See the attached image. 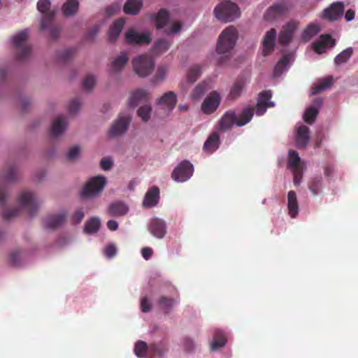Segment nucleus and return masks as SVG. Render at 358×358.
Masks as SVG:
<instances>
[{"instance_id":"obj_48","label":"nucleus","mask_w":358,"mask_h":358,"mask_svg":"<svg viewBox=\"0 0 358 358\" xmlns=\"http://www.w3.org/2000/svg\"><path fill=\"white\" fill-rule=\"evenodd\" d=\"M300 157L299 154L295 150H289V159H288V166L292 169H300L299 163H300Z\"/></svg>"},{"instance_id":"obj_36","label":"nucleus","mask_w":358,"mask_h":358,"mask_svg":"<svg viewBox=\"0 0 358 358\" xmlns=\"http://www.w3.org/2000/svg\"><path fill=\"white\" fill-rule=\"evenodd\" d=\"M245 87V83L243 80H237L232 85L228 95L227 99L229 100H236L238 97L241 96L243 89Z\"/></svg>"},{"instance_id":"obj_20","label":"nucleus","mask_w":358,"mask_h":358,"mask_svg":"<svg viewBox=\"0 0 358 358\" xmlns=\"http://www.w3.org/2000/svg\"><path fill=\"white\" fill-rule=\"evenodd\" d=\"M166 223L159 218H153L150 222V231L155 237L162 238L166 234Z\"/></svg>"},{"instance_id":"obj_33","label":"nucleus","mask_w":358,"mask_h":358,"mask_svg":"<svg viewBox=\"0 0 358 358\" xmlns=\"http://www.w3.org/2000/svg\"><path fill=\"white\" fill-rule=\"evenodd\" d=\"M253 115L254 108L252 107L244 108L238 116L236 115V126H244L252 120Z\"/></svg>"},{"instance_id":"obj_62","label":"nucleus","mask_w":358,"mask_h":358,"mask_svg":"<svg viewBox=\"0 0 358 358\" xmlns=\"http://www.w3.org/2000/svg\"><path fill=\"white\" fill-rule=\"evenodd\" d=\"M80 104L78 100H72L69 105V111L71 114H75L80 108Z\"/></svg>"},{"instance_id":"obj_56","label":"nucleus","mask_w":358,"mask_h":358,"mask_svg":"<svg viewBox=\"0 0 358 358\" xmlns=\"http://www.w3.org/2000/svg\"><path fill=\"white\" fill-rule=\"evenodd\" d=\"M117 248L114 244H109L104 249V255L108 258H112L116 255Z\"/></svg>"},{"instance_id":"obj_12","label":"nucleus","mask_w":358,"mask_h":358,"mask_svg":"<svg viewBox=\"0 0 358 358\" xmlns=\"http://www.w3.org/2000/svg\"><path fill=\"white\" fill-rule=\"evenodd\" d=\"M344 12V4L341 1H337L331 3L328 8H325L322 15V18L328 21H336L341 17Z\"/></svg>"},{"instance_id":"obj_24","label":"nucleus","mask_w":358,"mask_h":358,"mask_svg":"<svg viewBox=\"0 0 358 358\" xmlns=\"http://www.w3.org/2000/svg\"><path fill=\"white\" fill-rule=\"evenodd\" d=\"M177 96L175 92L172 91L164 93L160 99L157 101V103L161 106H164L168 108L169 112L171 111L176 105Z\"/></svg>"},{"instance_id":"obj_19","label":"nucleus","mask_w":358,"mask_h":358,"mask_svg":"<svg viewBox=\"0 0 358 358\" xmlns=\"http://www.w3.org/2000/svg\"><path fill=\"white\" fill-rule=\"evenodd\" d=\"M295 140L299 148H305L310 141V129L305 125L299 127L295 134Z\"/></svg>"},{"instance_id":"obj_18","label":"nucleus","mask_w":358,"mask_h":358,"mask_svg":"<svg viewBox=\"0 0 358 358\" xmlns=\"http://www.w3.org/2000/svg\"><path fill=\"white\" fill-rule=\"evenodd\" d=\"M159 200V189L152 186L148 189L145 194L143 206L145 208H152L157 205Z\"/></svg>"},{"instance_id":"obj_17","label":"nucleus","mask_w":358,"mask_h":358,"mask_svg":"<svg viewBox=\"0 0 358 358\" xmlns=\"http://www.w3.org/2000/svg\"><path fill=\"white\" fill-rule=\"evenodd\" d=\"M236 125V113L234 110H229L225 112L218 122V129L221 131H226Z\"/></svg>"},{"instance_id":"obj_23","label":"nucleus","mask_w":358,"mask_h":358,"mask_svg":"<svg viewBox=\"0 0 358 358\" xmlns=\"http://www.w3.org/2000/svg\"><path fill=\"white\" fill-rule=\"evenodd\" d=\"M125 20L123 18H120L115 20L110 27L108 32V40L113 43L115 42L120 36L124 26Z\"/></svg>"},{"instance_id":"obj_55","label":"nucleus","mask_w":358,"mask_h":358,"mask_svg":"<svg viewBox=\"0 0 358 358\" xmlns=\"http://www.w3.org/2000/svg\"><path fill=\"white\" fill-rule=\"evenodd\" d=\"M19 208H13V209H8L6 210L2 213L3 218L5 220H9L12 219L13 217L17 216L19 213Z\"/></svg>"},{"instance_id":"obj_41","label":"nucleus","mask_w":358,"mask_h":358,"mask_svg":"<svg viewBox=\"0 0 358 358\" xmlns=\"http://www.w3.org/2000/svg\"><path fill=\"white\" fill-rule=\"evenodd\" d=\"M291 59L290 55H285L281 58L274 67L273 75L275 77L280 76L286 69Z\"/></svg>"},{"instance_id":"obj_5","label":"nucleus","mask_w":358,"mask_h":358,"mask_svg":"<svg viewBox=\"0 0 358 358\" xmlns=\"http://www.w3.org/2000/svg\"><path fill=\"white\" fill-rule=\"evenodd\" d=\"M106 184V179L103 176L92 178L84 186L81 192L83 199L96 198L102 192Z\"/></svg>"},{"instance_id":"obj_43","label":"nucleus","mask_w":358,"mask_h":358,"mask_svg":"<svg viewBox=\"0 0 358 358\" xmlns=\"http://www.w3.org/2000/svg\"><path fill=\"white\" fill-rule=\"evenodd\" d=\"M319 113L318 108L315 106H309L305 111L303 118V120L309 124H312L314 123L316 117Z\"/></svg>"},{"instance_id":"obj_39","label":"nucleus","mask_w":358,"mask_h":358,"mask_svg":"<svg viewBox=\"0 0 358 358\" xmlns=\"http://www.w3.org/2000/svg\"><path fill=\"white\" fill-rule=\"evenodd\" d=\"M100 225L101 221L99 217H92L86 222L84 231L88 234H95L99 231Z\"/></svg>"},{"instance_id":"obj_44","label":"nucleus","mask_w":358,"mask_h":358,"mask_svg":"<svg viewBox=\"0 0 358 358\" xmlns=\"http://www.w3.org/2000/svg\"><path fill=\"white\" fill-rule=\"evenodd\" d=\"M271 96L272 94L270 90L262 91L258 94L257 103H261L262 105H264L270 108L273 107L275 103L271 101Z\"/></svg>"},{"instance_id":"obj_46","label":"nucleus","mask_w":358,"mask_h":358,"mask_svg":"<svg viewBox=\"0 0 358 358\" xmlns=\"http://www.w3.org/2000/svg\"><path fill=\"white\" fill-rule=\"evenodd\" d=\"M201 67L195 64L190 67L187 73V80L189 83H194L201 76Z\"/></svg>"},{"instance_id":"obj_13","label":"nucleus","mask_w":358,"mask_h":358,"mask_svg":"<svg viewBox=\"0 0 358 358\" xmlns=\"http://www.w3.org/2000/svg\"><path fill=\"white\" fill-rule=\"evenodd\" d=\"M125 40L130 45L149 44L151 41L149 34H139L134 29L129 28L125 33Z\"/></svg>"},{"instance_id":"obj_3","label":"nucleus","mask_w":358,"mask_h":358,"mask_svg":"<svg viewBox=\"0 0 358 358\" xmlns=\"http://www.w3.org/2000/svg\"><path fill=\"white\" fill-rule=\"evenodd\" d=\"M152 19L155 22L156 29H164V32L167 35L178 34L182 28V23L180 22L173 23L171 27L167 26L170 20V15L165 8H162L157 14L152 15Z\"/></svg>"},{"instance_id":"obj_40","label":"nucleus","mask_w":358,"mask_h":358,"mask_svg":"<svg viewBox=\"0 0 358 358\" xmlns=\"http://www.w3.org/2000/svg\"><path fill=\"white\" fill-rule=\"evenodd\" d=\"M208 88V83L205 81L199 83L192 90L191 99L194 101L200 100Z\"/></svg>"},{"instance_id":"obj_28","label":"nucleus","mask_w":358,"mask_h":358,"mask_svg":"<svg viewBox=\"0 0 358 358\" xmlns=\"http://www.w3.org/2000/svg\"><path fill=\"white\" fill-rule=\"evenodd\" d=\"M17 168L15 164L8 163L1 172V178L6 182L17 180Z\"/></svg>"},{"instance_id":"obj_11","label":"nucleus","mask_w":358,"mask_h":358,"mask_svg":"<svg viewBox=\"0 0 358 358\" xmlns=\"http://www.w3.org/2000/svg\"><path fill=\"white\" fill-rule=\"evenodd\" d=\"M297 27L298 22L295 20H290L283 25L278 36V41L280 44L284 46L289 44L292 41Z\"/></svg>"},{"instance_id":"obj_42","label":"nucleus","mask_w":358,"mask_h":358,"mask_svg":"<svg viewBox=\"0 0 358 358\" xmlns=\"http://www.w3.org/2000/svg\"><path fill=\"white\" fill-rule=\"evenodd\" d=\"M171 43V41L166 38H159L154 43L153 51L156 54H162L169 50Z\"/></svg>"},{"instance_id":"obj_38","label":"nucleus","mask_w":358,"mask_h":358,"mask_svg":"<svg viewBox=\"0 0 358 358\" xmlns=\"http://www.w3.org/2000/svg\"><path fill=\"white\" fill-rule=\"evenodd\" d=\"M333 85V78L329 76L320 80L317 84L313 87L312 94H317L329 88Z\"/></svg>"},{"instance_id":"obj_15","label":"nucleus","mask_w":358,"mask_h":358,"mask_svg":"<svg viewBox=\"0 0 358 358\" xmlns=\"http://www.w3.org/2000/svg\"><path fill=\"white\" fill-rule=\"evenodd\" d=\"M288 12V7L283 3H279L270 6L264 15L266 20H274Z\"/></svg>"},{"instance_id":"obj_25","label":"nucleus","mask_w":358,"mask_h":358,"mask_svg":"<svg viewBox=\"0 0 358 358\" xmlns=\"http://www.w3.org/2000/svg\"><path fill=\"white\" fill-rule=\"evenodd\" d=\"M67 120L64 115H59L55 117L51 128V135L57 137L64 132L66 127Z\"/></svg>"},{"instance_id":"obj_10","label":"nucleus","mask_w":358,"mask_h":358,"mask_svg":"<svg viewBox=\"0 0 358 358\" xmlns=\"http://www.w3.org/2000/svg\"><path fill=\"white\" fill-rule=\"evenodd\" d=\"M222 96L217 91L210 92L204 99L201 109L204 114L210 115L215 112L219 108Z\"/></svg>"},{"instance_id":"obj_58","label":"nucleus","mask_w":358,"mask_h":358,"mask_svg":"<svg viewBox=\"0 0 358 358\" xmlns=\"http://www.w3.org/2000/svg\"><path fill=\"white\" fill-rule=\"evenodd\" d=\"M85 216L84 212L82 209L77 210L71 217V221L73 224L80 223Z\"/></svg>"},{"instance_id":"obj_4","label":"nucleus","mask_w":358,"mask_h":358,"mask_svg":"<svg viewBox=\"0 0 358 358\" xmlns=\"http://www.w3.org/2000/svg\"><path fill=\"white\" fill-rule=\"evenodd\" d=\"M214 13L220 21L227 23L240 15L238 6L229 1L220 3L214 9Z\"/></svg>"},{"instance_id":"obj_1","label":"nucleus","mask_w":358,"mask_h":358,"mask_svg":"<svg viewBox=\"0 0 358 358\" xmlns=\"http://www.w3.org/2000/svg\"><path fill=\"white\" fill-rule=\"evenodd\" d=\"M237 37V31L232 26L222 31L219 36L216 48L218 55H223L218 59L219 64H222L229 58L231 52L236 45Z\"/></svg>"},{"instance_id":"obj_21","label":"nucleus","mask_w":358,"mask_h":358,"mask_svg":"<svg viewBox=\"0 0 358 358\" xmlns=\"http://www.w3.org/2000/svg\"><path fill=\"white\" fill-rule=\"evenodd\" d=\"M66 218V213L65 212L50 215L44 220L45 227L48 229H55L65 222Z\"/></svg>"},{"instance_id":"obj_8","label":"nucleus","mask_w":358,"mask_h":358,"mask_svg":"<svg viewBox=\"0 0 358 358\" xmlns=\"http://www.w3.org/2000/svg\"><path fill=\"white\" fill-rule=\"evenodd\" d=\"M193 173V165L189 161L183 160L173 169L171 178L178 182H182L190 178Z\"/></svg>"},{"instance_id":"obj_45","label":"nucleus","mask_w":358,"mask_h":358,"mask_svg":"<svg viewBox=\"0 0 358 358\" xmlns=\"http://www.w3.org/2000/svg\"><path fill=\"white\" fill-rule=\"evenodd\" d=\"M352 53L353 49L352 48H348L334 58V63L336 65H341L346 63L352 55Z\"/></svg>"},{"instance_id":"obj_29","label":"nucleus","mask_w":358,"mask_h":358,"mask_svg":"<svg viewBox=\"0 0 358 358\" xmlns=\"http://www.w3.org/2000/svg\"><path fill=\"white\" fill-rule=\"evenodd\" d=\"M227 341L225 333L220 329L215 330L213 336V341L210 345L211 350L216 351L223 348L226 345Z\"/></svg>"},{"instance_id":"obj_59","label":"nucleus","mask_w":358,"mask_h":358,"mask_svg":"<svg viewBox=\"0 0 358 358\" xmlns=\"http://www.w3.org/2000/svg\"><path fill=\"white\" fill-rule=\"evenodd\" d=\"M73 53L74 51L73 50L66 49L61 52L59 57L62 62H66L73 56Z\"/></svg>"},{"instance_id":"obj_16","label":"nucleus","mask_w":358,"mask_h":358,"mask_svg":"<svg viewBox=\"0 0 358 358\" xmlns=\"http://www.w3.org/2000/svg\"><path fill=\"white\" fill-rule=\"evenodd\" d=\"M275 40L276 30L275 29L272 28L266 32L262 41V51L264 56L269 55L273 52Z\"/></svg>"},{"instance_id":"obj_37","label":"nucleus","mask_w":358,"mask_h":358,"mask_svg":"<svg viewBox=\"0 0 358 358\" xmlns=\"http://www.w3.org/2000/svg\"><path fill=\"white\" fill-rule=\"evenodd\" d=\"M320 31V27L317 24H309L301 34V40L307 43L313 37L317 35Z\"/></svg>"},{"instance_id":"obj_60","label":"nucleus","mask_w":358,"mask_h":358,"mask_svg":"<svg viewBox=\"0 0 358 358\" xmlns=\"http://www.w3.org/2000/svg\"><path fill=\"white\" fill-rule=\"evenodd\" d=\"M141 308L142 312H143V313H148L151 310L152 306H151L150 303L149 302V300L148 298L144 297L141 299Z\"/></svg>"},{"instance_id":"obj_63","label":"nucleus","mask_w":358,"mask_h":358,"mask_svg":"<svg viewBox=\"0 0 358 358\" xmlns=\"http://www.w3.org/2000/svg\"><path fill=\"white\" fill-rule=\"evenodd\" d=\"M166 68L165 66H159L155 74V78L157 80H162L166 76Z\"/></svg>"},{"instance_id":"obj_6","label":"nucleus","mask_w":358,"mask_h":358,"mask_svg":"<svg viewBox=\"0 0 358 358\" xmlns=\"http://www.w3.org/2000/svg\"><path fill=\"white\" fill-rule=\"evenodd\" d=\"M132 64L135 73L140 77H146L150 75L155 66L153 59L145 55L135 57Z\"/></svg>"},{"instance_id":"obj_54","label":"nucleus","mask_w":358,"mask_h":358,"mask_svg":"<svg viewBox=\"0 0 358 358\" xmlns=\"http://www.w3.org/2000/svg\"><path fill=\"white\" fill-rule=\"evenodd\" d=\"M95 84V78L92 75H88L83 82V87L86 90H90L92 89Z\"/></svg>"},{"instance_id":"obj_47","label":"nucleus","mask_w":358,"mask_h":358,"mask_svg":"<svg viewBox=\"0 0 358 358\" xmlns=\"http://www.w3.org/2000/svg\"><path fill=\"white\" fill-rule=\"evenodd\" d=\"M322 180L321 177L313 178L309 184L308 188L313 195H317L321 190Z\"/></svg>"},{"instance_id":"obj_26","label":"nucleus","mask_w":358,"mask_h":358,"mask_svg":"<svg viewBox=\"0 0 358 358\" xmlns=\"http://www.w3.org/2000/svg\"><path fill=\"white\" fill-rule=\"evenodd\" d=\"M148 93L146 90L138 89L131 93L129 99V105L132 108L136 107L139 103L146 101Z\"/></svg>"},{"instance_id":"obj_49","label":"nucleus","mask_w":358,"mask_h":358,"mask_svg":"<svg viewBox=\"0 0 358 358\" xmlns=\"http://www.w3.org/2000/svg\"><path fill=\"white\" fill-rule=\"evenodd\" d=\"M148 350V345L145 342L138 341L136 342L134 347L135 355L140 358H143L145 356Z\"/></svg>"},{"instance_id":"obj_52","label":"nucleus","mask_w":358,"mask_h":358,"mask_svg":"<svg viewBox=\"0 0 358 358\" xmlns=\"http://www.w3.org/2000/svg\"><path fill=\"white\" fill-rule=\"evenodd\" d=\"M320 40L322 43L323 45L326 47H333L336 44V41L329 34H323L320 37Z\"/></svg>"},{"instance_id":"obj_30","label":"nucleus","mask_w":358,"mask_h":358,"mask_svg":"<svg viewBox=\"0 0 358 358\" xmlns=\"http://www.w3.org/2000/svg\"><path fill=\"white\" fill-rule=\"evenodd\" d=\"M142 6V0H127L123 6V10L126 14L136 15L140 12Z\"/></svg>"},{"instance_id":"obj_61","label":"nucleus","mask_w":358,"mask_h":358,"mask_svg":"<svg viewBox=\"0 0 358 358\" xmlns=\"http://www.w3.org/2000/svg\"><path fill=\"white\" fill-rule=\"evenodd\" d=\"M268 108L266 106L262 105L261 103H257L254 108V113L258 116H262L266 112Z\"/></svg>"},{"instance_id":"obj_32","label":"nucleus","mask_w":358,"mask_h":358,"mask_svg":"<svg viewBox=\"0 0 358 358\" xmlns=\"http://www.w3.org/2000/svg\"><path fill=\"white\" fill-rule=\"evenodd\" d=\"M287 199V208L289 214L292 217H295L299 213V205L295 192L289 191L288 192Z\"/></svg>"},{"instance_id":"obj_22","label":"nucleus","mask_w":358,"mask_h":358,"mask_svg":"<svg viewBox=\"0 0 358 358\" xmlns=\"http://www.w3.org/2000/svg\"><path fill=\"white\" fill-rule=\"evenodd\" d=\"M178 301L179 297L178 294L173 297L161 296L157 301V304L162 310L165 313H169L171 311L174 306L178 303Z\"/></svg>"},{"instance_id":"obj_64","label":"nucleus","mask_w":358,"mask_h":358,"mask_svg":"<svg viewBox=\"0 0 358 358\" xmlns=\"http://www.w3.org/2000/svg\"><path fill=\"white\" fill-rule=\"evenodd\" d=\"M294 169V183L295 185H299L302 178V171L301 169Z\"/></svg>"},{"instance_id":"obj_34","label":"nucleus","mask_w":358,"mask_h":358,"mask_svg":"<svg viewBox=\"0 0 358 358\" xmlns=\"http://www.w3.org/2000/svg\"><path fill=\"white\" fill-rule=\"evenodd\" d=\"M129 57L125 52H121L116 58L111 61V69L113 72L120 71L127 64Z\"/></svg>"},{"instance_id":"obj_50","label":"nucleus","mask_w":358,"mask_h":358,"mask_svg":"<svg viewBox=\"0 0 358 358\" xmlns=\"http://www.w3.org/2000/svg\"><path fill=\"white\" fill-rule=\"evenodd\" d=\"M152 108L150 106L145 105L138 108L137 113L138 115L145 122L148 121L150 117V113Z\"/></svg>"},{"instance_id":"obj_27","label":"nucleus","mask_w":358,"mask_h":358,"mask_svg":"<svg viewBox=\"0 0 358 358\" xmlns=\"http://www.w3.org/2000/svg\"><path fill=\"white\" fill-rule=\"evenodd\" d=\"M127 206L122 201H115L110 204L108 208V213L110 216H124L128 212Z\"/></svg>"},{"instance_id":"obj_35","label":"nucleus","mask_w":358,"mask_h":358,"mask_svg":"<svg viewBox=\"0 0 358 358\" xmlns=\"http://www.w3.org/2000/svg\"><path fill=\"white\" fill-rule=\"evenodd\" d=\"M79 8V2L78 0H66L62 8V14L69 17L75 15Z\"/></svg>"},{"instance_id":"obj_9","label":"nucleus","mask_w":358,"mask_h":358,"mask_svg":"<svg viewBox=\"0 0 358 358\" xmlns=\"http://www.w3.org/2000/svg\"><path fill=\"white\" fill-rule=\"evenodd\" d=\"M50 0H39L37 3L38 10L43 14L40 28L46 29L53 22L55 13L50 10Z\"/></svg>"},{"instance_id":"obj_7","label":"nucleus","mask_w":358,"mask_h":358,"mask_svg":"<svg viewBox=\"0 0 358 358\" xmlns=\"http://www.w3.org/2000/svg\"><path fill=\"white\" fill-rule=\"evenodd\" d=\"M18 202L20 207L25 210L29 216L32 217L37 213L39 203L32 192L22 191L18 197Z\"/></svg>"},{"instance_id":"obj_31","label":"nucleus","mask_w":358,"mask_h":358,"mask_svg":"<svg viewBox=\"0 0 358 358\" xmlns=\"http://www.w3.org/2000/svg\"><path fill=\"white\" fill-rule=\"evenodd\" d=\"M219 143L220 136L217 132H214L208 136L204 143L203 149L209 153H212L218 148Z\"/></svg>"},{"instance_id":"obj_2","label":"nucleus","mask_w":358,"mask_h":358,"mask_svg":"<svg viewBox=\"0 0 358 358\" xmlns=\"http://www.w3.org/2000/svg\"><path fill=\"white\" fill-rule=\"evenodd\" d=\"M29 30L24 29L11 38L12 43L15 50L16 58L19 61L26 59L31 53V46L27 43Z\"/></svg>"},{"instance_id":"obj_57","label":"nucleus","mask_w":358,"mask_h":358,"mask_svg":"<svg viewBox=\"0 0 358 358\" xmlns=\"http://www.w3.org/2000/svg\"><path fill=\"white\" fill-rule=\"evenodd\" d=\"M101 168L104 171L110 170L113 166V162L110 157H103L100 162Z\"/></svg>"},{"instance_id":"obj_14","label":"nucleus","mask_w":358,"mask_h":358,"mask_svg":"<svg viewBox=\"0 0 358 358\" xmlns=\"http://www.w3.org/2000/svg\"><path fill=\"white\" fill-rule=\"evenodd\" d=\"M131 122L129 115L120 116L114 122L109 130V136L111 137L117 136L124 134Z\"/></svg>"},{"instance_id":"obj_53","label":"nucleus","mask_w":358,"mask_h":358,"mask_svg":"<svg viewBox=\"0 0 358 358\" xmlns=\"http://www.w3.org/2000/svg\"><path fill=\"white\" fill-rule=\"evenodd\" d=\"M80 148L79 146H73L71 148L66 155L67 159L69 161H74L80 155Z\"/></svg>"},{"instance_id":"obj_51","label":"nucleus","mask_w":358,"mask_h":358,"mask_svg":"<svg viewBox=\"0 0 358 358\" xmlns=\"http://www.w3.org/2000/svg\"><path fill=\"white\" fill-rule=\"evenodd\" d=\"M41 30H47L49 32L50 37L52 40H57L60 34V28L57 26H55L52 24V22L51 24L46 29H41Z\"/></svg>"}]
</instances>
